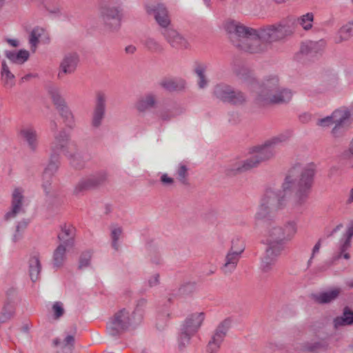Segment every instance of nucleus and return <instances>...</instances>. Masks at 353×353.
<instances>
[{
    "mask_svg": "<svg viewBox=\"0 0 353 353\" xmlns=\"http://www.w3.org/2000/svg\"><path fill=\"white\" fill-rule=\"evenodd\" d=\"M314 172V163L294 165L283 183V191H286L295 183L296 191L294 195L287 200L285 194L281 191L267 190L255 214V219L261 220L271 216L273 212L284 208L294 212H301L309 197Z\"/></svg>",
    "mask_w": 353,
    "mask_h": 353,
    "instance_id": "obj_1",
    "label": "nucleus"
},
{
    "mask_svg": "<svg viewBox=\"0 0 353 353\" xmlns=\"http://www.w3.org/2000/svg\"><path fill=\"white\" fill-rule=\"evenodd\" d=\"M270 217L263 219L265 225L264 243L266 245L265 254L261 261V269L263 272L274 270L277 259L284 250L285 244L292 241L297 232L295 221L289 220L280 225Z\"/></svg>",
    "mask_w": 353,
    "mask_h": 353,
    "instance_id": "obj_2",
    "label": "nucleus"
},
{
    "mask_svg": "<svg viewBox=\"0 0 353 353\" xmlns=\"http://www.w3.org/2000/svg\"><path fill=\"white\" fill-rule=\"evenodd\" d=\"M224 29L230 37H236V40L233 41L234 44L245 52L261 54L268 50V44L261 39L259 33L257 36L251 33L252 30H256V28L245 26L234 20H228L224 23Z\"/></svg>",
    "mask_w": 353,
    "mask_h": 353,
    "instance_id": "obj_3",
    "label": "nucleus"
},
{
    "mask_svg": "<svg viewBox=\"0 0 353 353\" xmlns=\"http://www.w3.org/2000/svg\"><path fill=\"white\" fill-rule=\"evenodd\" d=\"M146 304L145 299L139 301L133 311L123 308L117 312L107 323V332L112 336H117L125 331L139 325L143 317V307Z\"/></svg>",
    "mask_w": 353,
    "mask_h": 353,
    "instance_id": "obj_4",
    "label": "nucleus"
},
{
    "mask_svg": "<svg viewBox=\"0 0 353 353\" xmlns=\"http://www.w3.org/2000/svg\"><path fill=\"white\" fill-rule=\"evenodd\" d=\"M288 137L281 134L266 141L264 144L256 146L253 150V154L248 159L238 163L232 169L233 174L248 171L258 166L261 162L272 159L276 154L275 148L279 144L285 142Z\"/></svg>",
    "mask_w": 353,
    "mask_h": 353,
    "instance_id": "obj_5",
    "label": "nucleus"
},
{
    "mask_svg": "<svg viewBox=\"0 0 353 353\" xmlns=\"http://www.w3.org/2000/svg\"><path fill=\"white\" fill-rule=\"evenodd\" d=\"M252 35L257 36L259 33L261 39L268 44L279 41L292 34V30L287 21H282L274 24L257 28L252 30Z\"/></svg>",
    "mask_w": 353,
    "mask_h": 353,
    "instance_id": "obj_6",
    "label": "nucleus"
},
{
    "mask_svg": "<svg viewBox=\"0 0 353 353\" xmlns=\"http://www.w3.org/2000/svg\"><path fill=\"white\" fill-rule=\"evenodd\" d=\"M213 95L218 100L235 105H243L247 100L245 94L227 84H218L213 90Z\"/></svg>",
    "mask_w": 353,
    "mask_h": 353,
    "instance_id": "obj_7",
    "label": "nucleus"
},
{
    "mask_svg": "<svg viewBox=\"0 0 353 353\" xmlns=\"http://www.w3.org/2000/svg\"><path fill=\"white\" fill-rule=\"evenodd\" d=\"M119 4L121 0H115ZM101 17L105 28L110 31H117L121 26L122 8L120 5L105 6L101 8Z\"/></svg>",
    "mask_w": 353,
    "mask_h": 353,
    "instance_id": "obj_8",
    "label": "nucleus"
},
{
    "mask_svg": "<svg viewBox=\"0 0 353 353\" xmlns=\"http://www.w3.org/2000/svg\"><path fill=\"white\" fill-rule=\"evenodd\" d=\"M77 143L72 141L70 134L65 130H61L54 137L51 144V152L54 153L62 152L65 156L76 152Z\"/></svg>",
    "mask_w": 353,
    "mask_h": 353,
    "instance_id": "obj_9",
    "label": "nucleus"
},
{
    "mask_svg": "<svg viewBox=\"0 0 353 353\" xmlns=\"http://www.w3.org/2000/svg\"><path fill=\"white\" fill-rule=\"evenodd\" d=\"M106 180V174L104 172H97L80 179L73 190L74 195H79L83 192L94 189L102 185Z\"/></svg>",
    "mask_w": 353,
    "mask_h": 353,
    "instance_id": "obj_10",
    "label": "nucleus"
},
{
    "mask_svg": "<svg viewBox=\"0 0 353 353\" xmlns=\"http://www.w3.org/2000/svg\"><path fill=\"white\" fill-rule=\"evenodd\" d=\"M160 33L165 41L172 48L185 50L190 48V43L188 39L172 26L160 30Z\"/></svg>",
    "mask_w": 353,
    "mask_h": 353,
    "instance_id": "obj_11",
    "label": "nucleus"
},
{
    "mask_svg": "<svg viewBox=\"0 0 353 353\" xmlns=\"http://www.w3.org/2000/svg\"><path fill=\"white\" fill-rule=\"evenodd\" d=\"M60 165V155L59 153L51 152L49 163L45 169L43 179L42 187L48 196H54L52 188L51 186L50 179L52 176L57 171Z\"/></svg>",
    "mask_w": 353,
    "mask_h": 353,
    "instance_id": "obj_12",
    "label": "nucleus"
},
{
    "mask_svg": "<svg viewBox=\"0 0 353 353\" xmlns=\"http://www.w3.org/2000/svg\"><path fill=\"white\" fill-rule=\"evenodd\" d=\"M230 321L225 319L221 322L214 331L207 345L208 353H217L230 327Z\"/></svg>",
    "mask_w": 353,
    "mask_h": 353,
    "instance_id": "obj_13",
    "label": "nucleus"
},
{
    "mask_svg": "<svg viewBox=\"0 0 353 353\" xmlns=\"http://www.w3.org/2000/svg\"><path fill=\"white\" fill-rule=\"evenodd\" d=\"M146 12L154 17L159 26V31L172 26L168 10L163 4L156 3L148 6L146 7Z\"/></svg>",
    "mask_w": 353,
    "mask_h": 353,
    "instance_id": "obj_14",
    "label": "nucleus"
},
{
    "mask_svg": "<svg viewBox=\"0 0 353 353\" xmlns=\"http://www.w3.org/2000/svg\"><path fill=\"white\" fill-rule=\"evenodd\" d=\"M107 96L103 92H98L96 94L94 106L92 113L91 125L97 129L103 123L106 112Z\"/></svg>",
    "mask_w": 353,
    "mask_h": 353,
    "instance_id": "obj_15",
    "label": "nucleus"
},
{
    "mask_svg": "<svg viewBox=\"0 0 353 353\" xmlns=\"http://www.w3.org/2000/svg\"><path fill=\"white\" fill-rule=\"evenodd\" d=\"M292 95L290 90L279 86L272 93L261 96L259 98L260 105L287 103L291 101Z\"/></svg>",
    "mask_w": 353,
    "mask_h": 353,
    "instance_id": "obj_16",
    "label": "nucleus"
},
{
    "mask_svg": "<svg viewBox=\"0 0 353 353\" xmlns=\"http://www.w3.org/2000/svg\"><path fill=\"white\" fill-rule=\"evenodd\" d=\"M24 202L23 189L21 188H15L12 193L10 209L5 214L4 220L8 221L14 219L21 213H25L26 211L23 208Z\"/></svg>",
    "mask_w": 353,
    "mask_h": 353,
    "instance_id": "obj_17",
    "label": "nucleus"
},
{
    "mask_svg": "<svg viewBox=\"0 0 353 353\" xmlns=\"http://www.w3.org/2000/svg\"><path fill=\"white\" fill-rule=\"evenodd\" d=\"M351 113L346 108H342L339 114L335 116L334 128L331 133L335 138L343 137L350 124Z\"/></svg>",
    "mask_w": 353,
    "mask_h": 353,
    "instance_id": "obj_18",
    "label": "nucleus"
},
{
    "mask_svg": "<svg viewBox=\"0 0 353 353\" xmlns=\"http://www.w3.org/2000/svg\"><path fill=\"white\" fill-rule=\"evenodd\" d=\"M279 86V80L277 76L269 75L265 77L261 85L257 88H254L256 102L260 105L259 98L261 96H265L266 94L272 93Z\"/></svg>",
    "mask_w": 353,
    "mask_h": 353,
    "instance_id": "obj_19",
    "label": "nucleus"
},
{
    "mask_svg": "<svg viewBox=\"0 0 353 353\" xmlns=\"http://www.w3.org/2000/svg\"><path fill=\"white\" fill-rule=\"evenodd\" d=\"M79 61V58L76 52L65 54L59 65L58 78L62 79L65 75L73 74L77 69Z\"/></svg>",
    "mask_w": 353,
    "mask_h": 353,
    "instance_id": "obj_20",
    "label": "nucleus"
},
{
    "mask_svg": "<svg viewBox=\"0 0 353 353\" xmlns=\"http://www.w3.org/2000/svg\"><path fill=\"white\" fill-rule=\"evenodd\" d=\"M19 136L25 141L29 149L35 151L38 146L37 133L36 130L30 125L23 126L19 131Z\"/></svg>",
    "mask_w": 353,
    "mask_h": 353,
    "instance_id": "obj_21",
    "label": "nucleus"
},
{
    "mask_svg": "<svg viewBox=\"0 0 353 353\" xmlns=\"http://www.w3.org/2000/svg\"><path fill=\"white\" fill-rule=\"evenodd\" d=\"M205 317V314L203 312L192 313L185 319L183 327L195 334L201 327Z\"/></svg>",
    "mask_w": 353,
    "mask_h": 353,
    "instance_id": "obj_22",
    "label": "nucleus"
},
{
    "mask_svg": "<svg viewBox=\"0 0 353 353\" xmlns=\"http://www.w3.org/2000/svg\"><path fill=\"white\" fill-rule=\"evenodd\" d=\"M157 96L152 92L141 97L135 103V108L140 113H144L156 106Z\"/></svg>",
    "mask_w": 353,
    "mask_h": 353,
    "instance_id": "obj_23",
    "label": "nucleus"
},
{
    "mask_svg": "<svg viewBox=\"0 0 353 353\" xmlns=\"http://www.w3.org/2000/svg\"><path fill=\"white\" fill-rule=\"evenodd\" d=\"M75 230L71 225L64 224L61 226V232L58 234L59 244H64L68 248H72L74 243Z\"/></svg>",
    "mask_w": 353,
    "mask_h": 353,
    "instance_id": "obj_24",
    "label": "nucleus"
},
{
    "mask_svg": "<svg viewBox=\"0 0 353 353\" xmlns=\"http://www.w3.org/2000/svg\"><path fill=\"white\" fill-rule=\"evenodd\" d=\"M341 293V288H334L327 291L314 294H312V299L317 303L327 304L335 301Z\"/></svg>",
    "mask_w": 353,
    "mask_h": 353,
    "instance_id": "obj_25",
    "label": "nucleus"
},
{
    "mask_svg": "<svg viewBox=\"0 0 353 353\" xmlns=\"http://www.w3.org/2000/svg\"><path fill=\"white\" fill-rule=\"evenodd\" d=\"M241 256L227 252L221 270L224 274H231L236 270Z\"/></svg>",
    "mask_w": 353,
    "mask_h": 353,
    "instance_id": "obj_26",
    "label": "nucleus"
},
{
    "mask_svg": "<svg viewBox=\"0 0 353 353\" xmlns=\"http://www.w3.org/2000/svg\"><path fill=\"white\" fill-rule=\"evenodd\" d=\"M1 80L4 87L11 88L15 85V77L6 61L1 62Z\"/></svg>",
    "mask_w": 353,
    "mask_h": 353,
    "instance_id": "obj_27",
    "label": "nucleus"
},
{
    "mask_svg": "<svg viewBox=\"0 0 353 353\" xmlns=\"http://www.w3.org/2000/svg\"><path fill=\"white\" fill-rule=\"evenodd\" d=\"M71 248H68V246L64 245V244H59L57 248L54 250L53 252V265L55 268H61L65 259H66V252Z\"/></svg>",
    "mask_w": 353,
    "mask_h": 353,
    "instance_id": "obj_28",
    "label": "nucleus"
},
{
    "mask_svg": "<svg viewBox=\"0 0 353 353\" xmlns=\"http://www.w3.org/2000/svg\"><path fill=\"white\" fill-rule=\"evenodd\" d=\"M323 41H308L303 43L301 46L300 52L303 54L308 55L317 53L323 47Z\"/></svg>",
    "mask_w": 353,
    "mask_h": 353,
    "instance_id": "obj_29",
    "label": "nucleus"
},
{
    "mask_svg": "<svg viewBox=\"0 0 353 353\" xmlns=\"http://www.w3.org/2000/svg\"><path fill=\"white\" fill-rule=\"evenodd\" d=\"M6 57L13 63L22 64L29 58V52L26 50H20L17 52L7 50L5 52Z\"/></svg>",
    "mask_w": 353,
    "mask_h": 353,
    "instance_id": "obj_30",
    "label": "nucleus"
},
{
    "mask_svg": "<svg viewBox=\"0 0 353 353\" xmlns=\"http://www.w3.org/2000/svg\"><path fill=\"white\" fill-rule=\"evenodd\" d=\"M41 270V265L39 256H32L29 260V274L33 282L38 280Z\"/></svg>",
    "mask_w": 353,
    "mask_h": 353,
    "instance_id": "obj_31",
    "label": "nucleus"
},
{
    "mask_svg": "<svg viewBox=\"0 0 353 353\" xmlns=\"http://www.w3.org/2000/svg\"><path fill=\"white\" fill-rule=\"evenodd\" d=\"M57 110L65 126L70 129H74L75 127L74 116L68 105L63 106Z\"/></svg>",
    "mask_w": 353,
    "mask_h": 353,
    "instance_id": "obj_32",
    "label": "nucleus"
},
{
    "mask_svg": "<svg viewBox=\"0 0 353 353\" xmlns=\"http://www.w3.org/2000/svg\"><path fill=\"white\" fill-rule=\"evenodd\" d=\"M185 83L182 79H165L160 82V85L168 91H175L183 89Z\"/></svg>",
    "mask_w": 353,
    "mask_h": 353,
    "instance_id": "obj_33",
    "label": "nucleus"
},
{
    "mask_svg": "<svg viewBox=\"0 0 353 353\" xmlns=\"http://www.w3.org/2000/svg\"><path fill=\"white\" fill-rule=\"evenodd\" d=\"M74 343V337L72 335H68L63 341L56 339L53 341L55 346L60 345L64 353H71Z\"/></svg>",
    "mask_w": 353,
    "mask_h": 353,
    "instance_id": "obj_34",
    "label": "nucleus"
},
{
    "mask_svg": "<svg viewBox=\"0 0 353 353\" xmlns=\"http://www.w3.org/2000/svg\"><path fill=\"white\" fill-rule=\"evenodd\" d=\"M45 30L41 27L34 28L30 34L29 43L31 50L34 52L41 37L45 34Z\"/></svg>",
    "mask_w": 353,
    "mask_h": 353,
    "instance_id": "obj_35",
    "label": "nucleus"
},
{
    "mask_svg": "<svg viewBox=\"0 0 353 353\" xmlns=\"http://www.w3.org/2000/svg\"><path fill=\"white\" fill-rule=\"evenodd\" d=\"M70 159L71 165L77 170H81L85 165V161L82 159L78 145L77 146L76 152L71 154L66 155Z\"/></svg>",
    "mask_w": 353,
    "mask_h": 353,
    "instance_id": "obj_36",
    "label": "nucleus"
},
{
    "mask_svg": "<svg viewBox=\"0 0 353 353\" xmlns=\"http://www.w3.org/2000/svg\"><path fill=\"white\" fill-rule=\"evenodd\" d=\"M48 92L50 95V98L52 100L53 103L57 107V110L67 105L65 99L61 96L58 88L52 87L49 89Z\"/></svg>",
    "mask_w": 353,
    "mask_h": 353,
    "instance_id": "obj_37",
    "label": "nucleus"
},
{
    "mask_svg": "<svg viewBox=\"0 0 353 353\" xmlns=\"http://www.w3.org/2000/svg\"><path fill=\"white\" fill-rule=\"evenodd\" d=\"M176 180L183 185L188 184V168L183 163H179L175 170Z\"/></svg>",
    "mask_w": 353,
    "mask_h": 353,
    "instance_id": "obj_38",
    "label": "nucleus"
},
{
    "mask_svg": "<svg viewBox=\"0 0 353 353\" xmlns=\"http://www.w3.org/2000/svg\"><path fill=\"white\" fill-rule=\"evenodd\" d=\"M110 237L112 239V247L115 250H119V240L120 239L122 233L123 229L121 227L118 226L117 225H111L110 227Z\"/></svg>",
    "mask_w": 353,
    "mask_h": 353,
    "instance_id": "obj_39",
    "label": "nucleus"
},
{
    "mask_svg": "<svg viewBox=\"0 0 353 353\" xmlns=\"http://www.w3.org/2000/svg\"><path fill=\"white\" fill-rule=\"evenodd\" d=\"M353 35V20L344 25L339 32L338 42L347 40Z\"/></svg>",
    "mask_w": 353,
    "mask_h": 353,
    "instance_id": "obj_40",
    "label": "nucleus"
},
{
    "mask_svg": "<svg viewBox=\"0 0 353 353\" xmlns=\"http://www.w3.org/2000/svg\"><path fill=\"white\" fill-rule=\"evenodd\" d=\"M245 248L243 241L237 238L232 241L231 246L228 252L241 256Z\"/></svg>",
    "mask_w": 353,
    "mask_h": 353,
    "instance_id": "obj_41",
    "label": "nucleus"
},
{
    "mask_svg": "<svg viewBox=\"0 0 353 353\" xmlns=\"http://www.w3.org/2000/svg\"><path fill=\"white\" fill-rule=\"evenodd\" d=\"M195 73L198 77V85L200 88H204L207 86L208 81L205 74V67L202 65L196 66Z\"/></svg>",
    "mask_w": 353,
    "mask_h": 353,
    "instance_id": "obj_42",
    "label": "nucleus"
},
{
    "mask_svg": "<svg viewBox=\"0 0 353 353\" xmlns=\"http://www.w3.org/2000/svg\"><path fill=\"white\" fill-rule=\"evenodd\" d=\"M314 21V14L312 12H307L301 16L297 21L298 23L305 30H308L312 28Z\"/></svg>",
    "mask_w": 353,
    "mask_h": 353,
    "instance_id": "obj_43",
    "label": "nucleus"
},
{
    "mask_svg": "<svg viewBox=\"0 0 353 353\" xmlns=\"http://www.w3.org/2000/svg\"><path fill=\"white\" fill-rule=\"evenodd\" d=\"M28 223L29 221L26 219H23L17 223L16 225L15 232L12 236L13 242L16 243L22 238L23 233L27 228Z\"/></svg>",
    "mask_w": 353,
    "mask_h": 353,
    "instance_id": "obj_44",
    "label": "nucleus"
},
{
    "mask_svg": "<svg viewBox=\"0 0 353 353\" xmlns=\"http://www.w3.org/2000/svg\"><path fill=\"white\" fill-rule=\"evenodd\" d=\"M145 48L149 50L154 52H161L163 51V48L161 44L154 38L148 37L143 43Z\"/></svg>",
    "mask_w": 353,
    "mask_h": 353,
    "instance_id": "obj_45",
    "label": "nucleus"
},
{
    "mask_svg": "<svg viewBox=\"0 0 353 353\" xmlns=\"http://www.w3.org/2000/svg\"><path fill=\"white\" fill-rule=\"evenodd\" d=\"M341 109H337L334 110L330 116H327L325 118L319 119L317 121V125L321 127H329L331 125L334 124L335 121V116L336 114H339Z\"/></svg>",
    "mask_w": 353,
    "mask_h": 353,
    "instance_id": "obj_46",
    "label": "nucleus"
},
{
    "mask_svg": "<svg viewBox=\"0 0 353 353\" xmlns=\"http://www.w3.org/2000/svg\"><path fill=\"white\" fill-rule=\"evenodd\" d=\"M353 236V222H351L345 233V240L341 246V252H345L350 246L351 239Z\"/></svg>",
    "mask_w": 353,
    "mask_h": 353,
    "instance_id": "obj_47",
    "label": "nucleus"
},
{
    "mask_svg": "<svg viewBox=\"0 0 353 353\" xmlns=\"http://www.w3.org/2000/svg\"><path fill=\"white\" fill-rule=\"evenodd\" d=\"M194 334V333H190L186 330V329L182 327L181 332L179 337V347L181 348L185 347V345L189 343L191 336Z\"/></svg>",
    "mask_w": 353,
    "mask_h": 353,
    "instance_id": "obj_48",
    "label": "nucleus"
},
{
    "mask_svg": "<svg viewBox=\"0 0 353 353\" xmlns=\"http://www.w3.org/2000/svg\"><path fill=\"white\" fill-rule=\"evenodd\" d=\"M92 254L89 251L83 252L79 258V269L81 270L89 266Z\"/></svg>",
    "mask_w": 353,
    "mask_h": 353,
    "instance_id": "obj_49",
    "label": "nucleus"
},
{
    "mask_svg": "<svg viewBox=\"0 0 353 353\" xmlns=\"http://www.w3.org/2000/svg\"><path fill=\"white\" fill-rule=\"evenodd\" d=\"M175 116L176 114L170 110H163L158 114L159 118L163 121H169Z\"/></svg>",
    "mask_w": 353,
    "mask_h": 353,
    "instance_id": "obj_50",
    "label": "nucleus"
},
{
    "mask_svg": "<svg viewBox=\"0 0 353 353\" xmlns=\"http://www.w3.org/2000/svg\"><path fill=\"white\" fill-rule=\"evenodd\" d=\"M52 310L54 312V318L57 319L60 318L64 313L63 304L61 302H55L52 306Z\"/></svg>",
    "mask_w": 353,
    "mask_h": 353,
    "instance_id": "obj_51",
    "label": "nucleus"
},
{
    "mask_svg": "<svg viewBox=\"0 0 353 353\" xmlns=\"http://www.w3.org/2000/svg\"><path fill=\"white\" fill-rule=\"evenodd\" d=\"M237 74L241 79L245 81H248L253 79L252 72L247 68H241Z\"/></svg>",
    "mask_w": 353,
    "mask_h": 353,
    "instance_id": "obj_52",
    "label": "nucleus"
},
{
    "mask_svg": "<svg viewBox=\"0 0 353 353\" xmlns=\"http://www.w3.org/2000/svg\"><path fill=\"white\" fill-rule=\"evenodd\" d=\"M160 181L164 186L167 187L172 186L174 184V179L166 173L161 176Z\"/></svg>",
    "mask_w": 353,
    "mask_h": 353,
    "instance_id": "obj_53",
    "label": "nucleus"
},
{
    "mask_svg": "<svg viewBox=\"0 0 353 353\" xmlns=\"http://www.w3.org/2000/svg\"><path fill=\"white\" fill-rule=\"evenodd\" d=\"M342 316L345 319L347 323L350 325L353 323V311H352L349 307H346L344 308Z\"/></svg>",
    "mask_w": 353,
    "mask_h": 353,
    "instance_id": "obj_54",
    "label": "nucleus"
},
{
    "mask_svg": "<svg viewBox=\"0 0 353 353\" xmlns=\"http://www.w3.org/2000/svg\"><path fill=\"white\" fill-rule=\"evenodd\" d=\"M348 325H350V324L347 323V321L343 317V316H338V317L335 318L334 320V326L336 329L339 328L341 326Z\"/></svg>",
    "mask_w": 353,
    "mask_h": 353,
    "instance_id": "obj_55",
    "label": "nucleus"
},
{
    "mask_svg": "<svg viewBox=\"0 0 353 353\" xmlns=\"http://www.w3.org/2000/svg\"><path fill=\"white\" fill-rule=\"evenodd\" d=\"M148 284L150 288L157 286L159 284V274H154L148 281Z\"/></svg>",
    "mask_w": 353,
    "mask_h": 353,
    "instance_id": "obj_56",
    "label": "nucleus"
},
{
    "mask_svg": "<svg viewBox=\"0 0 353 353\" xmlns=\"http://www.w3.org/2000/svg\"><path fill=\"white\" fill-rule=\"evenodd\" d=\"M320 248H321V243H320V241H318L313 248L312 256L307 262L308 266H310L311 265L312 259L314 256V255L319 252Z\"/></svg>",
    "mask_w": 353,
    "mask_h": 353,
    "instance_id": "obj_57",
    "label": "nucleus"
},
{
    "mask_svg": "<svg viewBox=\"0 0 353 353\" xmlns=\"http://www.w3.org/2000/svg\"><path fill=\"white\" fill-rule=\"evenodd\" d=\"M137 48L135 46L132 45H130L125 47V51L128 54H134L136 51Z\"/></svg>",
    "mask_w": 353,
    "mask_h": 353,
    "instance_id": "obj_58",
    "label": "nucleus"
},
{
    "mask_svg": "<svg viewBox=\"0 0 353 353\" xmlns=\"http://www.w3.org/2000/svg\"><path fill=\"white\" fill-rule=\"evenodd\" d=\"M169 316H170V312L167 310L165 311H163L162 312L159 314V318L162 320L167 319L169 317Z\"/></svg>",
    "mask_w": 353,
    "mask_h": 353,
    "instance_id": "obj_59",
    "label": "nucleus"
},
{
    "mask_svg": "<svg viewBox=\"0 0 353 353\" xmlns=\"http://www.w3.org/2000/svg\"><path fill=\"white\" fill-rule=\"evenodd\" d=\"M6 41L12 47H17L19 46V41L17 39H8Z\"/></svg>",
    "mask_w": 353,
    "mask_h": 353,
    "instance_id": "obj_60",
    "label": "nucleus"
},
{
    "mask_svg": "<svg viewBox=\"0 0 353 353\" xmlns=\"http://www.w3.org/2000/svg\"><path fill=\"white\" fill-rule=\"evenodd\" d=\"M151 260L155 264H159L161 262V259L159 255L154 256V257L151 256Z\"/></svg>",
    "mask_w": 353,
    "mask_h": 353,
    "instance_id": "obj_61",
    "label": "nucleus"
},
{
    "mask_svg": "<svg viewBox=\"0 0 353 353\" xmlns=\"http://www.w3.org/2000/svg\"><path fill=\"white\" fill-rule=\"evenodd\" d=\"M51 130L57 131L58 129V125L55 121H51L50 123Z\"/></svg>",
    "mask_w": 353,
    "mask_h": 353,
    "instance_id": "obj_62",
    "label": "nucleus"
},
{
    "mask_svg": "<svg viewBox=\"0 0 353 353\" xmlns=\"http://www.w3.org/2000/svg\"><path fill=\"white\" fill-rule=\"evenodd\" d=\"M348 153L350 154V157L353 156V139H352V141L350 143Z\"/></svg>",
    "mask_w": 353,
    "mask_h": 353,
    "instance_id": "obj_63",
    "label": "nucleus"
},
{
    "mask_svg": "<svg viewBox=\"0 0 353 353\" xmlns=\"http://www.w3.org/2000/svg\"><path fill=\"white\" fill-rule=\"evenodd\" d=\"M352 202H353V188L351 189V190L350 192L349 198L347 201V203H351Z\"/></svg>",
    "mask_w": 353,
    "mask_h": 353,
    "instance_id": "obj_64",
    "label": "nucleus"
}]
</instances>
